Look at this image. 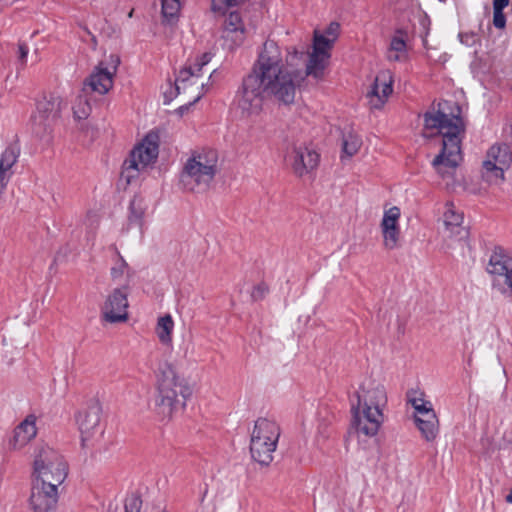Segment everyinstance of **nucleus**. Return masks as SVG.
<instances>
[{"instance_id": "1", "label": "nucleus", "mask_w": 512, "mask_h": 512, "mask_svg": "<svg viewBox=\"0 0 512 512\" xmlns=\"http://www.w3.org/2000/svg\"><path fill=\"white\" fill-rule=\"evenodd\" d=\"M300 60L301 53L296 48L288 49L284 59L277 43L264 42L236 93L235 107L240 116L247 120L260 116L265 97L274 99L279 105H292L300 82Z\"/></svg>"}, {"instance_id": "2", "label": "nucleus", "mask_w": 512, "mask_h": 512, "mask_svg": "<svg viewBox=\"0 0 512 512\" xmlns=\"http://www.w3.org/2000/svg\"><path fill=\"white\" fill-rule=\"evenodd\" d=\"M466 126L456 102L443 101L436 110L424 114L425 137L440 136L441 149L431 162L442 179H452L463 160L462 140Z\"/></svg>"}, {"instance_id": "3", "label": "nucleus", "mask_w": 512, "mask_h": 512, "mask_svg": "<svg viewBox=\"0 0 512 512\" xmlns=\"http://www.w3.org/2000/svg\"><path fill=\"white\" fill-rule=\"evenodd\" d=\"M387 403V391L381 381L367 377L358 384L351 398V414L352 426L359 438L378 434Z\"/></svg>"}, {"instance_id": "4", "label": "nucleus", "mask_w": 512, "mask_h": 512, "mask_svg": "<svg viewBox=\"0 0 512 512\" xmlns=\"http://www.w3.org/2000/svg\"><path fill=\"white\" fill-rule=\"evenodd\" d=\"M154 389L155 411L163 420H170L183 411L194 392L190 378L169 360L157 364L154 371Z\"/></svg>"}, {"instance_id": "5", "label": "nucleus", "mask_w": 512, "mask_h": 512, "mask_svg": "<svg viewBox=\"0 0 512 512\" xmlns=\"http://www.w3.org/2000/svg\"><path fill=\"white\" fill-rule=\"evenodd\" d=\"M219 172V156L215 149L198 147L191 150L183 163L180 183L185 191L204 193Z\"/></svg>"}, {"instance_id": "6", "label": "nucleus", "mask_w": 512, "mask_h": 512, "mask_svg": "<svg viewBox=\"0 0 512 512\" xmlns=\"http://www.w3.org/2000/svg\"><path fill=\"white\" fill-rule=\"evenodd\" d=\"M68 471V463L59 451L48 444H39L35 447L31 482L60 489L68 476Z\"/></svg>"}, {"instance_id": "7", "label": "nucleus", "mask_w": 512, "mask_h": 512, "mask_svg": "<svg viewBox=\"0 0 512 512\" xmlns=\"http://www.w3.org/2000/svg\"><path fill=\"white\" fill-rule=\"evenodd\" d=\"M212 59V55L208 52L202 53L189 60L187 64L180 69L175 80V90L183 101H187L188 105L198 102L206 92V85L211 77L207 68Z\"/></svg>"}, {"instance_id": "8", "label": "nucleus", "mask_w": 512, "mask_h": 512, "mask_svg": "<svg viewBox=\"0 0 512 512\" xmlns=\"http://www.w3.org/2000/svg\"><path fill=\"white\" fill-rule=\"evenodd\" d=\"M280 436L281 427L274 419L259 417L250 431L249 453L252 461L261 467L270 466Z\"/></svg>"}, {"instance_id": "9", "label": "nucleus", "mask_w": 512, "mask_h": 512, "mask_svg": "<svg viewBox=\"0 0 512 512\" xmlns=\"http://www.w3.org/2000/svg\"><path fill=\"white\" fill-rule=\"evenodd\" d=\"M340 25L331 22L324 30L315 29L311 49L308 51L306 74L321 80L330 64L334 44L339 36Z\"/></svg>"}, {"instance_id": "10", "label": "nucleus", "mask_w": 512, "mask_h": 512, "mask_svg": "<svg viewBox=\"0 0 512 512\" xmlns=\"http://www.w3.org/2000/svg\"><path fill=\"white\" fill-rule=\"evenodd\" d=\"M159 153V136L149 132L131 150L129 158L125 160L121 172V179L130 184L137 179L140 173L152 167Z\"/></svg>"}, {"instance_id": "11", "label": "nucleus", "mask_w": 512, "mask_h": 512, "mask_svg": "<svg viewBox=\"0 0 512 512\" xmlns=\"http://www.w3.org/2000/svg\"><path fill=\"white\" fill-rule=\"evenodd\" d=\"M120 59L116 54L105 55L86 78L84 85L92 92L104 95L113 87Z\"/></svg>"}, {"instance_id": "12", "label": "nucleus", "mask_w": 512, "mask_h": 512, "mask_svg": "<svg viewBox=\"0 0 512 512\" xmlns=\"http://www.w3.org/2000/svg\"><path fill=\"white\" fill-rule=\"evenodd\" d=\"M512 154L505 144L493 145L487 151L483 161L482 176L490 183H499L504 180V172L510 167Z\"/></svg>"}, {"instance_id": "13", "label": "nucleus", "mask_w": 512, "mask_h": 512, "mask_svg": "<svg viewBox=\"0 0 512 512\" xmlns=\"http://www.w3.org/2000/svg\"><path fill=\"white\" fill-rule=\"evenodd\" d=\"M487 272L493 276L494 286L504 295H512V257L501 249H495L487 264Z\"/></svg>"}, {"instance_id": "14", "label": "nucleus", "mask_w": 512, "mask_h": 512, "mask_svg": "<svg viewBox=\"0 0 512 512\" xmlns=\"http://www.w3.org/2000/svg\"><path fill=\"white\" fill-rule=\"evenodd\" d=\"M128 307L127 288H115L107 295L101 306V320L109 324L124 323L129 318Z\"/></svg>"}, {"instance_id": "15", "label": "nucleus", "mask_w": 512, "mask_h": 512, "mask_svg": "<svg viewBox=\"0 0 512 512\" xmlns=\"http://www.w3.org/2000/svg\"><path fill=\"white\" fill-rule=\"evenodd\" d=\"M401 215V209L398 206L384 207L379 228L382 236V246L385 250L393 251L401 247Z\"/></svg>"}, {"instance_id": "16", "label": "nucleus", "mask_w": 512, "mask_h": 512, "mask_svg": "<svg viewBox=\"0 0 512 512\" xmlns=\"http://www.w3.org/2000/svg\"><path fill=\"white\" fill-rule=\"evenodd\" d=\"M441 235L448 247H451L454 242H461L468 237V231L463 226V214L452 203L445 205Z\"/></svg>"}, {"instance_id": "17", "label": "nucleus", "mask_w": 512, "mask_h": 512, "mask_svg": "<svg viewBox=\"0 0 512 512\" xmlns=\"http://www.w3.org/2000/svg\"><path fill=\"white\" fill-rule=\"evenodd\" d=\"M60 489L31 482L29 506L33 512H54Z\"/></svg>"}, {"instance_id": "18", "label": "nucleus", "mask_w": 512, "mask_h": 512, "mask_svg": "<svg viewBox=\"0 0 512 512\" xmlns=\"http://www.w3.org/2000/svg\"><path fill=\"white\" fill-rule=\"evenodd\" d=\"M101 413V406L97 402H93L78 412L76 421L81 433L83 445L94 436L102 433L100 425Z\"/></svg>"}, {"instance_id": "19", "label": "nucleus", "mask_w": 512, "mask_h": 512, "mask_svg": "<svg viewBox=\"0 0 512 512\" xmlns=\"http://www.w3.org/2000/svg\"><path fill=\"white\" fill-rule=\"evenodd\" d=\"M288 160L293 172L302 177L318 166L319 154L305 145H298L292 147Z\"/></svg>"}, {"instance_id": "20", "label": "nucleus", "mask_w": 512, "mask_h": 512, "mask_svg": "<svg viewBox=\"0 0 512 512\" xmlns=\"http://www.w3.org/2000/svg\"><path fill=\"white\" fill-rule=\"evenodd\" d=\"M393 74L389 70L380 71L374 80L367 97L372 109H380L393 92Z\"/></svg>"}, {"instance_id": "21", "label": "nucleus", "mask_w": 512, "mask_h": 512, "mask_svg": "<svg viewBox=\"0 0 512 512\" xmlns=\"http://www.w3.org/2000/svg\"><path fill=\"white\" fill-rule=\"evenodd\" d=\"M37 435V417L27 415L13 430L8 440L10 451H20L26 447Z\"/></svg>"}, {"instance_id": "22", "label": "nucleus", "mask_w": 512, "mask_h": 512, "mask_svg": "<svg viewBox=\"0 0 512 512\" xmlns=\"http://www.w3.org/2000/svg\"><path fill=\"white\" fill-rule=\"evenodd\" d=\"M20 154L19 146L15 143L8 145L0 157V185L6 187L11 178L12 167L17 163Z\"/></svg>"}, {"instance_id": "23", "label": "nucleus", "mask_w": 512, "mask_h": 512, "mask_svg": "<svg viewBox=\"0 0 512 512\" xmlns=\"http://www.w3.org/2000/svg\"><path fill=\"white\" fill-rule=\"evenodd\" d=\"M386 58L390 62H405L408 59L407 44L402 32L392 36L386 51Z\"/></svg>"}, {"instance_id": "24", "label": "nucleus", "mask_w": 512, "mask_h": 512, "mask_svg": "<svg viewBox=\"0 0 512 512\" xmlns=\"http://www.w3.org/2000/svg\"><path fill=\"white\" fill-rule=\"evenodd\" d=\"M148 210V203L142 196L136 195L130 202L128 223L138 227L140 230L143 229L145 224V216Z\"/></svg>"}, {"instance_id": "25", "label": "nucleus", "mask_w": 512, "mask_h": 512, "mask_svg": "<svg viewBox=\"0 0 512 512\" xmlns=\"http://www.w3.org/2000/svg\"><path fill=\"white\" fill-rule=\"evenodd\" d=\"M175 323L170 314H165L157 319L155 334L160 344L166 347L173 346V332Z\"/></svg>"}, {"instance_id": "26", "label": "nucleus", "mask_w": 512, "mask_h": 512, "mask_svg": "<svg viewBox=\"0 0 512 512\" xmlns=\"http://www.w3.org/2000/svg\"><path fill=\"white\" fill-rule=\"evenodd\" d=\"M407 404L413 408V414H420L434 410L432 401L426 393L419 389H411L406 394Z\"/></svg>"}, {"instance_id": "27", "label": "nucleus", "mask_w": 512, "mask_h": 512, "mask_svg": "<svg viewBox=\"0 0 512 512\" xmlns=\"http://www.w3.org/2000/svg\"><path fill=\"white\" fill-rule=\"evenodd\" d=\"M416 428L421 434V437L427 442H434L440 431V420L439 417L421 420L415 423Z\"/></svg>"}, {"instance_id": "28", "label": "nucleus", "mask_w": 512, "mask_h": 512, "mask_svg": "<svg viewBox=\"0 0 512 512\" xmlns=\"http://www.w3.org/2000/svg\"><path fill=\"white\" fill-rule=\"evenodd\" d=\"M362 146L361 137L354 133L348 132L343 135L342 139V155L341 158L344 157L351 158L356 155Z\"/></svg>"}, {"instance_id": "29", "label": "nucleus", "mask_w": 512, "mask_h": 512, "mask_svg": "<svg viewBox=\"0 0 512 512\" xmlns=\"http://www.w3.org/2000/svg\"><path fill=\"white\" fill-rule=\"evenodd\" d=\"M62 100L60 97L52 96L49 99L40 101L37 105L39 113L43 114L45 118H55L61 111Z\"/></svg>"}, {"instance_id": "30", "label": "nucleus", "mask_w": 512, "mask_h": 512, "mask_svg": "<svg viewBox=\"0 0 512 512\" xmlns=\"http://www.w3.org/2000/svg\"><path fill=\"white\" fill-rule=\"evenodd\" d=\"M246 37V29L240 28L237 30L223 29L222 38L224 46L229 50H234L244 43Z\"/></svg>"}, {"instance_id": "31", "label": "nucleus", "mask_w": 512, "mask_h": 512, "mask_svg": "<svg viewBox=\"0 0 512 512\" xmlns=\"http://www.w3.org/2000/svg\"><path fill=\"white\" fill-rule=\"evenodd\" d=\"M162 16L168 24H173L178 20L182 0H161Z\"/></svg>"}, {"instance_id": "32", "label": "nucleus", "mask_w": 512, "mask_h": 512, "mask_svg": "<svg viewBox=\"0 0 512 512\" xmlns=\"http://www.w3.org/2000/svg\"><path fill=\"white\" fill-rule=\"evenodd\" d=\"M72 109L73 115L77 120L86 119L91 112V106L89 101L82 96L77 97Z\"/></svg>"}, {"instance_id": "33", "label": "nucleus", "mask_w": 512, "mask_h": 512, "mask_svg": "<svg viewBox=\"0 0 512 512\" xmlns=\"http://www.w3.org/2000/svg\"><path fill=\"white\" fill-rule=\"evenodd\" d=\"M129 266L124 258L118 254V259L110 270V275L113 280H119L125 275H129Z\"/></svg>"}, {"instance_id": "34", "label": "nucleus", "mask_w": 512, "mask_h": 512, "mask_svg": "<svg viewBox=\"0 0 512 512\" xmlns=\"http://www.w3.org/2000/svg\"><path fill=\"white\" fill-rule=\"evenodd\" d=\"M243 0H212V9L215 12L225 13L230 7L239 5Z\"/></svg>"}, {"instance_id": "35", "label": "nucleus", "mask_w": 512, "mask_h": 512, "mask_svg": "<svg viewBox=\"0 0 512 512\" xmlns=\"http://www.w3.org/2000/svg\"><path fill=\"white\" fill-rule=\"evenodd\" d=\"M240 28H245L241 16L236 12L230 13L225 20L224 29L237 30Z\"/></svg>"}, {"instance_id": "36", "label": "nucleus", "mask_w": 512, "mask_h": 512, "mask_svg": "<svg viewBox=\"0 0 512 512\" xmlns=\"http://www.w3.org/2000/svg\"><path fill=\"white\" fill-rule=\"evenodd\" d=\"M142 506V500L137 495H130L125 499V512H139Z\"/></svg>"}, {"instance_id": "37", "label": "nucleus", "mask_w": 512, "mask_h": 512, "mask_svg": "<svg viewBox=\"0 0 512 512\" xmlns=\"http://www.w3.org/2000/svg\"><path fill=\"white\" fill-rule=\"evenodd\" d=\"M459 39L462 44L468 47L475 46L480 41L478 34L475 32H462L459 34Z\"/></svg>"}, {"instance_id": "38", "label": "nucleus", "mask_w": 512, "mask_h": 512, "mask_svg": "<svg viewBox=\"0 0 512 512\" xmlns=\"http://www.w3.org/2000/svg\"><path fill=\"white\" fill-rule=\"evenodd\" d=\"M493 25L497 29H504L506 27V16L503 11H493Z\"/></svg>"}, {"instance_id": "39", "label": "nucleus", "mask_w": 512, "mask_h": 512, "mask_svg": "<svg viewBox=\"0 0 512 512\" xmlns=\"http://www.w3.org/2000/svg\"><path fill=\"white\" fill-rule=\"evenodd\" d=\"M438 417L435 409L434 410H428V412H425V413H420V414H413V421H414V424L415 423H418L420 422L422 419L423 420H427V419H432V418H436Z\"/></svg>"}, {"instance_id": "40", "label": "nucleus", "mask_w": 512, "mask_h": 512, "mask_svg": "<svg viewBox=\"0 0 512 512\" xmlns=\"http://www.w3.org/2000/svg\"><path fill=\"white\" fill-rule=\"evenodd\" d=\"M29 53L28 46L25 43H19L18 45V58L22 64L26 63V58Z\"/></svg>"}, {"instance_id": "41", "label": "nucleus", "mask_w": 512, "mask_h": 512, "mask_svg": "<svg viewBox=\"0 0 512 512\" xmlns=\"http://www.w3.org/2000/svg\"><path fill=\"white\" fill-rule=\"evenodd\" d=\"M268 288L261 284L256 286L252 291V297L256 300L261 299L264 297V295L267 293Z\"/></svg>"}, {"instance_id": "42", "label": "nucleus", "mask_w": 512, "mask_h": 512, "mask_svg": "<svg viewBox=\"0 0 512 512\" xmlns=\"http://www.w3.org/2000/svg\"><path fill=\"white\" fill-rule=\"evenodd\" d=\"M509 5V0H493V11H503Z\"/></svg>"}, {"instance_id": "43", "label": "nucleus", "mask_w": 512, "mask_h": 512, "mask_svg": "<svg viewBox=\"0 0 512 512\" xmlns=\"http://www.w3.org/2000/svg\"><path fill=\"white\" fill-rule=\"evenodd\" d=\"M506 501L512 504V491L506 496Z\"/></svg>"}, {"instance_id": "44", "label": "nucleus", "mask_w": 512, "mask_h": 512, "mask_svg": "<svg viewBox=\"0 0 512 512\" xmlns=\"http://www.w3.org/2000/svg\"><path fill=\"white\" fill-rule=\"evenodd\" d=\"M186 109H187V104H184V105H182V106L179 108V111H180L181 113H183V112H184V110H186Z\"/></svg>"}]
</instances>
